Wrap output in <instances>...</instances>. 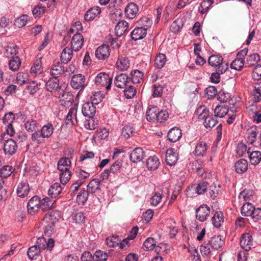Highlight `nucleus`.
Here are the masks:
<instances>
[{
	"mask_svg": "<svg viewBox=\"0 0 261 261\" xmlns=\"http://www.w3.org/2000/svg\"><path fill=\"white\" fill-rule=\"evenodd\" d=\"M21 65V60L18 56H12L9 62V69L12 71L18 70Z\"/></svg>",
	"mask_w": 261,
	"mask_h": 261,
	"instance_id": "58836bf2",
	"label": "nucleus"
},
{
	"mask_svg": "<svg viewBox=\"0 0 261 261\" xmlns=\"http://www.w3.org/2000/svg\"><path fill=\"white\" fill-rule=\"evenodd\" d=\"M124 89V95L127 99L132 98L136 94V88L132 85H129V84Z\"/></svg>",
	"mask_w": 261,
	"mask_h": 261,
	"instance_id": "603ef678",
	"label": "nucleus"
},
{
	"mask_svg": "<svg viewBox=\"0 0 261 261\" xmlns=\"http://www.w3.org/2000/svg\"><path fill=\"white\" fill-rule=\"evenodd\" d=\"M121 167V161H116L109 169H106L102 173V179H106L109 177H115V175L120 173Z\"/></svg>",
	"mask_w": 261,
	"mask_h": 261,
	"instance_id": "20e7f679",
	"label": "nucleus"
},
{
	"mask_svg": "<svg viewBox=\"0 0 261 261\" xmlns=\"http://www.w3.org/2000/svg\"><path fill=\"white\" fill-rule=\"evenodd\" d=\"M138 12V7L134 3L128 4L124 10V13L127 18L133 19L135 18Z\"/></svg>",
	"mask_w": 261,
	"mask_h": 261,
	"instance_id": "aec40b11",
	"label": "nucleus"
},
{
	"mask_svg": "<svg viewBox=\"0 0 261 261\" xmlns=\"http://www.w3.org/2000/svg\"><path fill=\"white\" fill-rule=\"evenodd\" d=\"M244 60L243 58L237 57L230 64V68L236 70L240 71L244 65Z\"/></svg>",
	"mask_w": 261,
	"mask_h": 261,
	"instance_id": "79ce46f5",
	"label": "nucleus"
},
{
	"mask_svg": "<svg viewBox=\"0 0 261 261\" xmlns=\"http://www.w3.org/2000/svg\"><path fill=\"white\" fill-rule=\"evenodd\" d=\"M85 221V216L82 212L75 213L73 217V222L76 224L83 223Z\"/></svg>",
	"mask_w": 261,
	"mask_h": 261,
	"instance_id": "774afa93",
	"label": "nucleus"
},
{
	"mask_svg": "<svg viewBox=\"0 0 261 261\" xmlns=\"http://www.w3.org/2000/svg\"><path fill=\"white\" fill-rule=\"evenodd\" d=\"M223 61V57L219 55H213L211 56L208 59V64L214 67L220 65Z\"/></svg>",
	"mask_w": 261,
	"mask_h": 261,
	"instance_id": "f704fd0d",
	"label": "nucleus"
},
{
	"mask_svg": "<svg viewBox=\"0 0 261 261\" xmlns=\"http://www.w3.org/2000/svg\"><path fill=\"white\" fill-rule=\"evenodd\" d=\"M100 12V10L95 8H92L87 11L84 15V19L87 21L93 20Z\"/></svg>",
	"mask_w": 261,
	"mask_h": 261,
	"instance_id": "ea45409f",
	"label": "nucleus"
},
{
	"mask_svg": "<svg viewBox=\"0 0 261 261\" xmlns=\"http://www.w3.org/2000/svg\"><path fill=\"white\" fill-rule=\"evenodd\" d=\"M62 93L61 96H58L60 98L61 101H62L61 105L64 106H68L69 104H71L73 102V96L69 92L64 91L62 90Z\"/></svg>",
	"mask_w": 261,
	"mask_h": 261,
	"instance_id": "c756f323",
	"label": "nucleus"
},
{
	"mask_svg": "<svg viewBox=\"0 0 261 261\" xmlns=\"http://www.w3.org/2000/svg\"><path fill=\"white\" fill-rule=\"evenodd\" d=\"M62 191V188L59 182H56L52 185L48 190V195L52 198L56 197Z\"/></svg>",
	"mask_w": 261,
	"mask_h": 261,
	"instance_id": "e433bc0d",
	"label": "nucleus"
},
{
	"mask_svg": "<svg viewBox=\"0 0 261 261\" xmlns=\"http://www.w3.org/2000/svg\"><path fill=\"white\" fill-rule=\"evenodd\" d=\"M213 3V0H203L198 8L199 12L202 14H205Z\"/></svg>",
	"mask_w": 261,
	"mask_h": 261,
	"instance_id": "3c124183",
	"label": "nucleus"
},
{
	"mask_svg": "<svg viewBox=\"0 0 261 261\" xmlns=\"http://www.w3.org/2000/svg\"><path fill=\"white\" fill-rule=\"evenodd\" d=\"M46 89L48 91H57L60 89L61 86L59 85V80L55 77L50 78L45 84Z\"/></svg>",
	"mask_w": 261,
	"mask_h": 261,
	"instance_id": "b1692460",
	"label": "nucleus"
},
{
	"mask_svg": "<svg viewBox=\"0 0 261 261\" xmlns=\"http://www.w3.org/2000/svg\"><path fill=\"white\" fill-rule=\"evenodd\" d=\"M159 109L156 106H152L151 108H148V121H154L156 119V116Z\"/></svg>",
	"mask_w": 261,
	"mask_h": 261,
	"instance_id": "13d9d810",
	"label": "nucleus"
},
{
	"mask_svg": "<svg viewBox=\"0 0 261 261\" xmlns=\"http://www.w3.org/2000/svg\"><path fill=\"white\" fill-rule=\"evenodd\" d=\"M82 112L83 115L88 118L94 116L96 112V108L93 102H87L85 103L82 107Z\"/></svg>",
	"mask_w": 261,
	"mask_h": 261,
	"instance_id": "2eb2a0df",
	"label": "nucleus"
},
{
	"mask_svg": "<svg viewBox=\"0 0 261 261\" xmlns=\"http://www.w3.org/2000/svg\"><path fill=\"white\" fill-rule=\"evenodd\" d=\"M13 167L11 166L6 165L0 169V177L4 178L8 177L13 172Z\"/></svg>",
	"mask_w": 261,
	"mask_h": 261,
	"instance_id": "4d7b16f0",
	"label": "nucleus"
},
{
	"mask_svg": "<svg viewBox=\"0 0 261 261\" xmlns=\"http://www.w3.org/2000/svg\"><path fill=\"white\" fill-rule=\"evenodd\" d=\"M258 135V131L256 128H254L251 129L247 136L246 141L247 143L251 145H253L255 146L256 142L257 141V136Z\"/></svg>",
	"mask_w": 261,
	"mask_h": 261,
	"instance_id": "72a5a7b5",
	"label": "nucleus"
},
{
	"mask_svg": "<svg viewBox=\"0 0 261 261\" xmlns=\"http://www.w3.org/2000/svg\"><path fill=\"white\" fill-rule=\"evenodd\" d=\"M24 127L28 132L30 133H33L38 130L37 121L32 119L26 121L24 123Z\"/></svg>",
	"mask_w": 261,
	"mask_h": 261,
	"instance_id": "a19ab883",
	"label": "nucleus"
},
{
	"mask_svg": "<svg viewBox=\"0 0 261 261\" xmlns=\"http://www.w3.org/2000/svg\"><path fill=\"white\" fill-rule=\"evenodd\" d=\"M17 149V145L15 140L12 139H8L4 144V151L6 154L9 155L15 153Z\"/></svg>",
	"mask_w": 261,
	"mask_h": 261,
	"instance_id": "9b49d317",
	"label": "nucleus"
},
{
	"mask_svg": "<svg viewBox=\"0 0 261 261\" xmlns=\"http://www.w3.org/2000/svg\"><path fill=\"white\" fill-rule=\"evenodd\" d=\"M59 212L52 211L46 214L42 220V224L44 226V233L50 236L54 231L55 225L59 219Z\"/></svg>",
	"mask_w": 261,
	"mask_h": 261,
	"instance_id": "f03ea898",
	"label": "nucleus"
},
{
	"mask_svg": "<svg viewBox=\"0 0 261 261\" xmlns=\"http://www.w3.org/2000/svg\"><path fill=\"white\" fill-rule=\"evenodd\" d=\"M211 210L206 204L201 205L196 210V218L201 222L205 221L209 216Z\"/></svg>",
	"mask_w": 261,
	"mask_h": 261,
	"instance_id": "0eeeda50",
	"label": "nucleus"
},
{
	"mask_svg": "<svg viewBox=\"0 0 261 261\" xmlns=\"http://www.w3.org/2000/svg\"><path fill=\"white\" fill-rule=\"evenodd\" d=\"M169 249V246L167 244L160 243L155 247L154 252L158 254L164 252L167 253Z\"/></svg>",
	"mask_w": 261,
	"mask_h": 261,
	"instance_id": "338daca9",
	"label": "nucleus"
},
{
	"mask_svg": "<svg viewBox=\"0 0 261 261\" xmlns=\"http://www.w3.org/2000/svg\"><path fill=\"white\" fill-rule=\"evenodd\" d=\"M40 199L39 197H33L28 202L27 210L28 213L31 215H35L40 208Z\"/></svg>",
	"mask_w": 261,
	"mask_h": 261,
	"instance_id": "6e6552de",
	"label": "nucleus"
},
{
	"mask_svg": "<svg viewBox=\"0 0 261 261\" xmlns=\"http://www.w3.org/2000/svg\"><path fill=\"white\" fill-rule=\"evenodd\" d=\"M147 34V29L143 27H140L135 28L131 33L132 39L135 41L142 39Z\"/></svg>",
	"mask_w": 261,
	"mask_h": 261,
	"instance_id": "412c9836",
	"label": "nucleus"
},
{
	"mask_svg": "<svg viewBox=\"0 0 261 261\" xmlns=\"http://www.w3.org/2000/svg\"><path fill=\"white\" fill-rule=\"evenodd\" d=\"M54 202L49 197H46L40 200V208L42 211L54 208Z\"/></svg>",
	"mask_w": 261,
	"mask_h": 261,
	"instance_id": "a18cd8bd",
	"label": "nucleus"
},
{
	"mask_svg": "<svg viewBox=\"0 0 261 261\" xmlns=\"http://www.w3.org/2000/svg\"><path fill=\"white\" fill-rule=\"evenodd\" d=\"M254 207L250 203L244 204L241 208V213L242 215L246 216H250L252 214V212Z\"/></svg>",
	"mask_w": 261,
	"mask_h": 261,
	"instance_id": "6e6d98bb",
	"label": "nucleus"
},
{
	"mask_svg": "<svg viewBox=\"0 0 261 261\" xmlns=\"http://www.w3.org/2000/svg\"><path fill=\"white\" fill-rule=\"evenodd\" d=\"M110 49L107 45H102L99 46L95 51V56L99 60H105L110 55Z\"/></svg>",
	"mask_w": 261,
	"mask_h": 261,
	"instance_id": "6ab92c4d",
	"label": "nucleus"
},
{
	"mask_svg": "<svg viewBox=\"0 0 261 261\" xmlns=\"http://www.w3.org/2000/svg\"><path fill=\"white\" fill-rule=\"evenodd\" d=\"M234 167L238 173L242 174L248 169V162L246 159H240L236 163Z\"/></svg>",
	"mask_w": 261,
	"mask_h": 261,
	"instance_id": "cd10ccee",
	"label": "nucleus"
},
{
	"mask_svg": "<svg viewBox=\"0 0 261 261\" xmlns=\"http://www.w3.org/2000/svg\"><path fill=\"white\" fill-rule=\"evenodd\" d=\"M28 20V16L27 15H23L19 18L16 19L15 21L14 24L18 28H22L27 24Z\"/></svg>",
	"mask_w": 261,
	"mask_h": 261,
	"instance_id": "680f3d73",
	"label": "nucleus"
},
{
	"mask_svg": "<svg viewBox=\"0 0 261 261\" xmlns=\"http://www.w3.org/2000/svg\"><path fill=\"white\" fill-rule=\"evenodd\" d=\"M182 133L180 129L174 127L172 128L167 134L168 139L171 142H176L181 137Z\"/></svg>",
	"mask_w": 261,
	"mask_h": 261,
	"instance_id": "4be33fe9",
	"label": "nucleus"
},
{
	"mask_svg": "<svg viewBox=\"0 0 261 261\" xmlns=\"http://www.w3.org/2000/svg\"><path fill=\"white\" fill-rule=\"evenodd\" d=\"M36 245L30 247L28 251V255L31 259H36L38 256L40 251L42 249L46 248L51 251L55 245V241L53 239H48L47 241L44 238H39Z\"/></svg>",
	"mask_w": 261,
	"mask_h": 261,
	"instance_id": "f257e3e1",
	"label": "nucleus"
},
{
	"mask_svg": "<svg viewBox=\"0 0 261 261\" xmlns=\"http://www.w3.org/2000/svg\"><path fill=\"white\" fill-rule=\"evenodd\" d=\"M108 254L101 250H96L93 255V261H106L108 259Z\"/></svg>",
	"mask_w": 261,
	"mask_h": 261,
	"instance_id": "864d4df0",
	"label": "nucleus"
},
{
	"mask_svg": "<svg viewBox=\"0 0 261 261\" xmlns=\"http://www.w3.org/2000/svg\"><path fill=\"white\" fill-rule=\"evenodd\" d=\"M199 120H203V125L207 129H212L218 122L216 116L209 115V110L205 106H200L196 110Z\"/></svg>",
	"mask_w": 261,
	"mask_h": 261,
	"instance_id": "7ed1b4c3",
	"label": "nucleus"
},
{
	"mask_svg": "<svg viewBox=\"0 0 261 261\" xmlns=\"http://www.w3.org/2000/svg\"><path fill=\"white\" fill-rule=\"evenodd\" d=\"M259 61V55L258 54L255 53L250 55L247 57L246 64L248 66H253L256 65Z\"/></svg>",
	"mask_w": 261,
	"mask_h": 261,
	"instance_id": "09e8293b",
	"label": "nucleus"
},
{
	"mask_svg": "<svg viewBox=\"0 0 261 261\" xmlns=\"http://www.w3.org/2000/svg\"><path fill=\"white\" fill-rule=\"evenodd\" d=\"M212 223L216 228H219L224 221L223 214L221 211L216 212L212 218Z\"/></svg>",
	"mask_w": 261,
	"mask_h": 261,
	"instance_id": "393cba45",
	"label": "nucleus"
},
{
	"mask_svg": "<svg viewBox=\"0 0 261 261\" xmlns=\"http://www.w3.org/2000/svg\"><path fill=\"white\" fill-rule=\"evenodd\" d=\"M210 246L214 249L218 250L224 245V240L220 236H217L212 237L211 239Z\"/></svg>",
	"mask_w": 261,
	"mask_h": 261,
	"instance_id": "c85d7f7f",
	"label": "nucleus"
},
{
	"mask_svg": "<svg viewBox=\"0 0 261 261\" xmlns=\"http://www.w3.org/2000/svg\"><path fill=\"white\" fill-rule=\"evenodd\" d=\"M177 160L178 154L174 148H170L166 150V162L167 165L173 166L176 164Z\"/></svg>",
	"mask_w": 261,
	"mask_h": 261,
	"instance_id": "a211bd4d",
	"label": "nucleus"
},
{
	"mask_svg": "<svg viewBox=\"0 0 261 261\" xmlns=\"http://www.w3.org/2000/svg\"><path fill=\"white\" fill-rule=\"evenodd\" d=\"M144 156V152L141 148L134 149L129 155V159L133 163L140 162Z\"/></svg>",
	"mask_w": 261,
	"mask_h": 261,
	"instance_id": "5701e85b",
	"label": "nucleus"
},
{
	"mask_svg": "<svg viewBox=\"0 0 261 261\" xmlns=\"http://www.w3.org/2000/svg\"><path fill=\"white\" fill-rule=\"evenodd\" d=\"M94 81L97 86L106 87V88L109 90L111 86L112 79L107 73L100 72L95 77Z\"/></svg>",
	"mask_w": 261,
	"mask_h": 261,
	"instance_id": "39448f33",
	"label": "nucleus"
},
{
	"mask_svg": "<svg viewBox=\"0 0 261 261\" xmlns=\"http://www.w3.org/2000/svg\"><path fill=\"white\" fill-rule=\"evenodd\" d=\"M160 163L157 156L154 155H150L148 158V169L154 170L158 168Z\"/></svg>",
	"mask_w": 261,
	"mask_h": 261,
	"instance_id": "4c0bfd02",
	"label": "nucleus"
},
{
	"mask_svg": "<svg viewBox=\"0 0 261 261\" xmlns=\"http://www.w3.org/2000/svg\"><path fill=\"white\" fill-rule=\"evenodd\" d=\"M30 190V186L27 180H22L17 186L16 193L19 197L24 198L28 195Z\"/></svg>",
	"mask_w": 261,
	"mask_h": 261,
	"instance_id": "ddd939ff",
	"label": "nucleus"
},
{
	"mask_svg": "<svg viewBox=\"0 0 261 261\" xmlns=\"http://www.w3.org/2000/svg\"><path fill=\"white\" fill-rule=\"evenodd\" d=\"M100 185V180H90L87 185V191L89 193H95L98 189Z\"/></svg>",
	"mask_w": 261,
	"mask_h": 261,
	"instance_id": "bf43d9fd",
	"label": "nucleus"
},
{
	"mask_svg": "<svg viewBox=\"0 0 261 261\" xmlns=\"http://www.w3.org/2000/svg\"><path fill=\"white\" fill-rule=\"evenodd\" d=\"M84 37L83 35L77 32L73 35L71 41V49L75 51L80 50L83 45Z\"/></svg>",
	"mask_w": 261,
	"mask_h": 261,
	"instance_id": "9d476101",
	"label": "nucleus"
},
{
	"mask_svg": "<svg viewBox=\"0 0 261 261\" xmlns=\"http://www.w3.org/2000/svg\"><path fill=\"white\" fill-rule=\"evenodd\" d=\"M86 79L82 74H77L72 76L70 85L71 87L75 89H83L86 87Z\"/></svg>",
	"mask_w": 261,
	"mask_h": 261,
	"instance_id": "423d86ee",
	"label": "nucleus"
},
{
	"mask_svg": "<svg viewBox=\"0 0 261 261\" xmlns=\"http://www.w3.org/2000/svg\"><path fill=\"white\" fill-rule=\"evenodd\" d=\"M130 66V60L126 56H119L116 63V67L120 71L126 70Z\"/></svg>",
	"mask_w": 261,
	"mask_h": 261,
	"instance_id": "f3484780",
	"label": "nucleus"
},
{
	"mask_svg": "<svg viewBox=\"0 0 261 261\" xmlns=\"http://www.w3.org/2000/svg\"><path fill=\"white\" fill-rule=\"evenodd\" d=\"M208 147L205 142L199 141L196 144L193 153L197 157H202L206 153Z\"/></svg>",
	"mask_w": 261,
	"mask_h": 261,
	"instance_id": "4468645a",
	"label": "nucleus"
},
{
	"mask_svg": "<svg viewBox=\"0 0 261 261\" xmlns=\"http://www.w3.org/2000/svg\"><path fill=\"white\" fill-rule=\"evenodd\" d=\"M253 196V191L245 189L240 193L239 199L240 202L249 201Z\"/></svg>",
	"mask_w": 261,
	"mask_h": 261,
	"instance_id": "c03bdc74",
	"label": "nucleus"
},
{
	"mask_svg": "<svg viewBox=\"0 0 261 261\" xmlns=\"http://www.w3.org/2000/svg\"><path fill=\"white\" fill-rule=\"evenodd\" d=\"M64 73V65L63 63L57 62L54 63L50 70V73L53 77L58 79Z\"/></svg>",
	"mask_w": 261,
	"mask_h": 261,
	"instance_id": "dca6fc26",
	"label": "nucleus"
},
{
	"mask_svg": "<svg viewBox=\"0 0 261 261\" xmlns=\"http://www.w3.org/2000/svg\"><path fill=\"white\" fill-rule=\"evenodd\" d=\"M89 192L86 190H82L77 195L76 200L79 204L84 205L88 200Z\"/></svg>",
	"mask_w": 261,
	"mask_h": 261,
	"instance_id": "8fccbe9b",
	"label": "nucleus"
},
{
	"mask_svg": "<svg viewBox=\"0 0 261 261\" xmlns=\"http://www.w3.org/2000/svg\"><path fill=\"white\" fill-rule=\"evenodd\" d=\"M119 241L120 239L118 236L108 237L106 240L107 245L111 247H114L118 245Z\"/></svg>",
	"mask_w": 261,
	"mask_h": 261,
	"instance_id": "052dcab7",
	"label": "nucleus"
},
{
	"mask_svg": "<svg viewBox=\"0 0 261 261\" xmlns=\"http://www.w3.org/2000/svg\"><path fill=\"white\" fill-rule=\"evenodd\" d=\"M166 62V57L165 55L159 54L154 59V66L155 67L161 69L163 67Z\"/></svg>",
	"mask_w": 261,
	"mask_h": 261,
	"instance_id": "49530a36",
	"label": "nucleus"
},
{
	"mask_svg": "<svg viewBox=\"0 0 261 261\" xmlns=\"http://www.w3.org/2000/svg\"><path fill=\"white\" fill-rule=\"evenodd\" d=\"M45 138L40 131L36 130L33 133L31 136L32 140L36 144L39 145L45 142Z\"/></svg>",
	"mask_w": 261,
	"mask_h": 261,
	"instance_id": "de8ad7c7",
	"label": "nucleus"
},
{
	"mask_svg": "<svg viewBox=\"0 0 261 261\" xmlns=\"http://www.w3.org/2000/svg\"><path fill=\"white\" fill-rule=\"evenodd\" d=\"M71 162L69 158H62L58 162V169L60 171L69 169Z\"/></svg>",
	"mask_w": 261,
	"mask_h": 261,
	"instance_id": "37998d69",
	"label": "nucleus"
},
{
	"mask_svg": "<svg viewBox=\"0 0 261 261\" xmlns=\"http://www.w3.org/2000/svg\"><path fill=\"white\" fill-rule=\"evenodd\" d=\"M129 75L130 83H139L143 80V73L139 70L132 71Z\"/></svg>",
	"mask_w": 261,
	"mask_h": 261,
	"instance_id": "2f4dec72",
	"label": "nucleus"
},
{
	"mask_svg": "<svg viewBox=\"0 0 261 261\" xmlns=\"http://www.w3.org/2000/svg\"><path fill=\"white\" fill-rule=\"evenodd\" d=\"M228 112V107L225 105H218L214 110L215 116L217 117L223 118Z\"/></svg>",
	"mask_w": 261,
	"mask_h": 261,
	"instance_id": "473e14b6",
	"label": "nucleus"
},
{
	"mask_svg": "<svg viewBox=\"0 0 261 261\" xmlns=\"http://www.w3.org/2000/svg\"><path fill=\"white\" fill-rule=\"evenodd\" d=\"M208 243H204L200 246V251L203 256H208L211 254V249Z\"/></svg>",
	"mask_w": 261,
	"mask_h": 261,
	"instance_id": "69168bd1",
	"label": "nucleus"
},
{
	"mask_svg": "<svg viewBox=\"0 0 261 261\" xmlns=\"http://www.w3.org/2000/svg\"><path fill=\"white\" fill-rule=\"evenodd\" d=\"M247 153L249 154V159L251 164L256 165L261 161V152L259 151L251 152L250 148L247 150Z\"/></svg>",
	"mask_w": 261,
	"mask_h": 261,
	"instance_id": "bb28decb",
	"label": "nucleus"
},
{
	"mask_svg": "<svg viewBox=\"0 0 261 261\" xmlns=\"http://www.w3.org/2000/svg\"><path fill=\"white\" fill-rule=\"evenodd\" d=\"M129 83L130 79L126 74L121 73L115 77L114 84L118 88L123 89Z\"/></svg>",
	"mask_w": 261,
	"mask_h": 261,
	"instance_id": "f8f14e48",
	"label": "nucleus"
},
{
	"mask_svg": "<svg viewBox=\"0 0 261 261\" xmlns=\"http://www.w3.org/2000/svg\"><path fill=\"white\" fill-rule=\"evenodd\" d=\"M15 119V116L12 112L6 114L3 117V122L5 125L12 124Z\"/></svg>",
	"mask_w": 261,
	"mask_h": 261,
	"instance_id": "0e129e2a",
	"label": "nucleus"
},
{
	"mask_svg": "<svg viewBox=\"0 0 261 261\" xmlns=\"http://www.w3.org/2000/svg\"><path fill=\"white\" fill-rule=\"evenodd\" d=\"M89 118L84 124L86 128L93 130L98 127V121L97 119L94 118L93 117Z\"/></svg>",
	"mask_w": 261,
	"mask_h": 261,
	"instance_id": "5fc2aeb1",
	"label": "nucleus"
},
{
	"mask_svg": "<svg viewBox=\"0 0 261 261\" xmlns=\"http://www.w3.org/2000/svg\"><path fill=\"white\" fill-rule=\"evenodd\" d=\"M74 51L71 48H65L61 55L60 59L63 64H67L72 58V52Z\"/></svg>",
	"mask_w": 261,
	"mask_h": 261,
	"instance_id": "7c9ffc66",
	"label": "nucleus"
},
{
	"mask_svg": "<svg viewBox=\"0 0 261 261\" xmlns=\"http://www.w3.org/2000/svg\"><path fill=\"white\" fill-rule=\"evenodd\" d=\"M135 133L134 129L129 125L124 126L122 129V135L125 138H128Z\"/></svg>",
	"mask_w": 261,
	"mask_h": 261,
	"instance_id": "e2e57ef3",
	"label": "nucleus"
},
{
	"mask_svg": "<svg viewBox=\"0 0 261 261\" xmlns=\"http://www.w3.org/2000/svg\"><path fill=\"white\" fill-rule=\"evenodd\" d=\"M54 130V128L52 124L48 123L44 125L40 131L45 138H48L52 135Z\"/></svg>",
	"mask_w": 261,
	"mask_h": 261,
	"instance_id": "c9c22d12",
	"label": "nucleus"
},
{
	"mask_svg": "<svg viewBox=\"0 0 261 261\" xmlns=\"http://www.w3.org/2000/svg\"><path fill=\"white\" fill-rule=\"evenodd\" d=\"M240 245L241 248L246 251L250 250L253 247V239L250 233L247 232L242 234Z\"/></svg>",
	"mask_w": 261,
	"mask_h": 261,
	"instance_id": "1a4fd4ad",
	"label": "nucleus"
},
{
	"mask_svg": "<svg viewBox=\"0 0 261 261\" xmlns=\"http://www.w3.org/2000/svg\"><path fill=\"white\" fill-rule=\"evenodd\" d=\"M128 28V23L126 21L122 20L118 21L115 28L116 35L118 37L121 36L127 31Z\"/></svg>",
	"mask_w": 261,
	"mask_h": 261,
	"instance_id": "a878e982",
	"label": "nucleus"
}]
</instances>
